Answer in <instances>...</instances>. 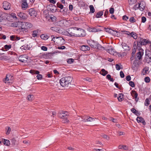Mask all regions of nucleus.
Returning a JSON list of instances; mask_svg holds the SVG:
<instances>
[{"instance_id":"412c9836","label":"nucleus","mask_w":151,"mask_h":151,"mask_svg":"<svg viewBox=\"0 0 151 151\" xmlns=\"http://www.w3.org/2000/svg\"><path fill=\"white\" fill-rule=\"evenodd\" d=\"M80 49L81 50L85 51L89 50H90V47L88 46L83 45L81 47Z\"/></svg>"},{"instance_id":"2f4dec72","label":"nucleus","mask_w":151,"mask_h":151,"mask_svg":"<svg viewBox=\"0 0 151 151\" xmlns=\"http://www.w3.org/2000/svg\"><path fill=\"white\" fill-rule=\"evenodd\" d=\"M131 95L133 97L137 98L138 96V94L137 92L134 90H132L131 91Z\"/></svg>"},{"instance_id":"4be33fe9","label":"nucleus","mask_w":151,"mask_h":151,"mask_svg":"<svg viewBox=\"0 0 151 151\" xmlns=\"http://www.w3.org/2000/svg\"><path fill=\"white\" fill-rule=\"evenodd\" d=\"M50 29L52 30L58 32L60 33V27L56 26L51 27L50 28Z\"/></svg>"},{"instance_id":"864d4df0","label":"nucleus","mask_w":151,"mask_h":151,"mask_svg":"<svg viewBox=\"0 0 151 151\" xmlns=\"http://www.w3.org/2000/svg\"><path fill=\"white\" fill-rule=\"evenodd\" d=\"M120 54V57H123L126 55V52H121L120 54L119 52L117 53V54Z\"/></svg>"},{"instance_id":"ea45409f","label":"nucleus","mask_w":151,"mask_h":151,"mask_svg":"<svg viewBox=\"0 0 151 151\" xmlns=\"http://www.w3.org/2000/svg\"><path fill=\"white\" fill-rule=\"evenodd\" d=\"M137 1V0H128L129 4L130 5L135 4Z\"/></svg>"},{"instance_id":"2eb2a0df","label":"nucleus","mask_w":151,"mask_h":151,"mask_svg":"<svg viewBox=\"0 0 151 151\" xmlns=\"http://www.w3.org/2000/svg\"><path fill=\"white\" fill-rule=\"evenodd\" d=\"M17 15L21 19L23 20L26 19L27 17V16L26 14L22 12L17 13Z\"/></svg>"},{"instance_id":"69168bd1","label":"nucleus","mask_w":151,"mask_h":151,"mask_svg":"<svg viewBox=\"0 0 151 151\" xmlns=\"http://www.w3.org/2000/svg\"><path fill=\"white\" fill-rule=\"evenodd\" d=\"M148 70L147 69H146L145 68L143 69V71H142V73L143 75H144L146 74L147 73V71H148Z\"/></svg>"},{"instance_id":"de8ad7c7","label":"nucleus","mask_w":151,"mask_h":151,"mask_svg":"<svg viewBox=\"0 0 151 151\" xmlns=\"http://www.w3.org/2000/svg\"><path fill=\"white\" fill-rule=\"evenodd\" d=\"M63 10L62 11H60V12H62L64 14H65L67 13L68 9L65 7H63Z\"/></svg>"},{"instance_id":"a211bd4d","label":"nucleus","mask_w":151,"mask_h":151,"mask_svg":"<svg viewBox=\"0 0 151 151\" xmlns=\"http://www.w3.org/2000/svg\"><path fill=\"white\" fill-rule=\"evenodd\" d=\"M12 76L10 74H7L6 76V78L3 79V81L5 83H6V81L11 80L12 79Z\"/></svg>"},{"instance_id":"e2e57ef3","label":"nucleus","mask_w":151,"mask_h":151,"mask_svg":"<svg viewBox=\"0 0 151 151\" xmlns=\"http://www.w3.org/2000/svg\"><path fill=\"white\" fill-rule=\"evenodd\" d=\"M20 49L22 51L23 50H27V48L26 47V46L25 45L22 46V47H20Z\"/></svg>"},{"instance_id":"a18cd8bd","label":"nucleus","mask_w":151,"mask_h":151,"mask_svg":"<svg viewBox=\"0 0 151 151\" xmlns=\"http://www.w3.org/2000/svg\"><path fill=\"white\" fill-rule=\"evenodd\" d=\"M57 6L58 7L62 9L63 8V6L59 2H58L57 4Z\"/></svg>"},{"instance_id":"3c124183","label":"nucleus","mask_w":151,"mask_h":151,"mask_svg":"<svg viewBox=\"0 0 151 151\" xmlns=\"http://www.w3.org/2000/svg\"><path fill=\"white\" fill-rule=\"evenodd\" d=\"M68 33L69 35V36L70 37H76V35H77V34H75L74 33H73L72 32H68Z\"/></svg>"},{"instance_id":"39448f33","label":"nucleus","mask_w":151,"mask_h":151,"mask_svg":"<svg viewBox=\"0 0 151 151\" xmlns=\"http://www.w3.org/2000/svg\"><path fill=\"white\" fill-rule=\"evenodd\" d=\"M58 24L60 26L63 27H68L69 25V21L64 19L62 20L59 21Z\"/></svg>"},{"instance_id":"4c0bfd02","label":"nucleus","mask_w":151,"mask_h":151,"mask_svg":"<svg viewBox=\"0 0 151 151\" xmlns=\"http://www.w3.org/2000/svg\"><path fill=\"white\" fill-rule=\"evenodd\" d=\"M119 95V96L118 97L117 99L119 101H122L123 100L122 99L123 98L124 94L123 93H120Z\"/></svg>"},{"instance_id":"c03bdc74","label":"nucleus","mask_w":151,"mask_h":151,"mask_svg":"<svg viewBox=\"0 0 151 151\" xmlns=\"http://www.w3.org/2000/svg\"><path fill=\"white\" fill-rule=\"evenodd\" d=\"M6 134L7 135L9 134L11 130V129L9 127H7L6 128Z\"/></svg>"},{"instance_id":"dca6fc26","label":"nucleus","mask_w":151,"mask_h":151,"mask_svg":"<svg viewBox=\"0 0 151 151\" xmlns=\"http://www.w3.org/2000/svg\"><path fill=\"white\" fill-rule=\"evenodd\" d=\"M138 123H142L143 125L146 124V122L144 119L141 116H138L136 119Z\"/></svg>"},{"instance_id":"f3484780","label":"nucleus","mask_w":151,"mask_h":151,"mask_svg":"<svg viewBox=\"0 0 151 151\" xmlns=\"http://www.w3.org/2000/svg\"><path fill=\"white\" fill-rule=\"evenodd\" d=\"M144 52L139 51L137 52L136 55L135 57H137V58L139 60H140L142 58V57L143 55Z\"/></svg>"},{"instance_id":"6e6552de","label":"nucleus","mask_w":151,"mask_h":151,"mask_svg":"<svg viewBox=\"0 0 151 151\" xmlns=\"http://www.w3.org/2000/svg\"><path fill=\"white\" fill-rule=\"evenodd\" d=\"M56 43L59 45H62L65 43L64 39L62 37H56Z\"/></svg>"},{"instance_id":"603ef678","label":"nucleus","mask_w":151,"mask_h":151,"mask_svg":"<svg viewBox=\"0 0 151 151\" xmlns=\"http://www.w3.org/2000/svg\"><path fill=\"white\" fill-rule=\"evenodd\" d=\"M101 136L103 137V138L106 139L107 140H108L109 139V137H108V136L106 134H102L101 135Z\"/></svg>"},{"instance_id":"4d7b16f0","label":"nucleus","mask_w":151,"mask_h":151,"mask_svg":"<svg viewBox=\"0 0 151 151\" xmlns=\"http://www.w3.org/2000/svg\"><path fill=\"white\" fill-rule=\"evenodd\" d=\"M149 100L147 98L145 100V106H147L150 103H149Z\"/></svg>"},{"instance_id":"6ab92c4d","label":"nucleus","mask_w":151,"mask_h":151,"mask_svg":"<svg viewBox=\"0 0 151 151\" xmlns=\"http://www.w3.org/2000/svg\"><path fill=\"white\" fill-rule=\"evenodd\" d=\"M104 29H105V31L106 32H108L110 34H114V33H113L112 32H116V33H114V35H118V32H117V31H115V30H113L112 29H109V28H106L105 27H104Z\"/></svg>"},{"instance_id":"774afa93","label":"nucleus","mask_w":151,"mask_h":151,"mask_svg":"<svg viewBox=\"0 0 151 151\" xmlns=\"http://www.w3.org/2000/svg\"><path fill=\"white\" fill-rule=\"evenodd\" d=\"M41 49L44 51H47V47L45 46H42L41 47Z\"/></svg>"},{"instance_id":"0eeeda50","label":"nucleus","mask_w":151,"mask_h":151,"mask_svg":"<svg viewBox=\"0 0 151 151\" xmlns=\"http://www.w3.org/2000/svg\"><path fill=\"white\" fill-rule=\"evenodd\" d=\"M87 42L88 44L92 48H95L96 47V46H97V44H98V42H95L94 40H87Z\"/></svg>"},{"instance_id":"680f3d73","label":"nucleus","mask_w":151,"mask_h":151,"mask_svg":"<svg viewBox=\"0 0 151 151\" xmlns=\"http://www.w3.org/2000/svg\"><path fill=\"white\" fill-rule=\"evenodd\" d=\"M11 142H12V145H15L16 143V140L14 138H12L11 140Z\"/></svg>"},{"instance_id":"20e7f679","label":"nucleus","mask_w":151,"mask_h":151,"mask_svg":"<svg viewBox=\"0 0 151 151\" xmlns=\"http://www.w3.org/2000/svg\"><path fill=\"white\" fill-rule=\"evenodd\" d=\"M137 40L139 43H140L141 45H145L148 43H151V42L139 37L138 38Z\"/></svg>"},{"instance_id":"473e14b6","label":"nucleus","mask_w":151,"mask_h":151,"mask_svg":"<svg viewBox=\"0 0 151 151\" xmlns=\"http://www.w3.org/2000/svg\"><path fill=\"white\" fill-rule=\"evenodd\" d=\"M56 6L54 5L52 7L50 8V10L52 12L54 13L56 12L57 9H56Z\"/></svg>"},{"instance_id":"c756f323","label":"nucleus","mask_w":151,"mask_h":151,"mask_svg":"<svg viewBox=\"0 0 151 151\" xmlns=\"http://www.w3.org/2000/svg\"><path fill=\"white\" fill-rule=\"evenodd\" d=\"M90 30V31L91 32H97L101 31H102V29H96L95 28L93 27L91 28Z\"/></svg>"},{"instance_id":"ddd939ff","label":"nucleus","mask_w":151,"mask_h":151,"mask_svg":"<svg viewBox=\"0 0 151 151\" xmlns=\"http://www.w3.org/2000/svg\"><path fill=\"white\" fill-rule=\"evenodd\" d=\"M29 14L31 16L36 17L37 15V12L34 8L30 9L29 10Z\"/></svg>"},{"instance_id":"393cba45","label":"nucleus","mask_w":151,"mask_h":151,"mask_svg":"<svg viewBox=\"0 0 151 151\" xmlns=\"http://www.w3.org/2000/svg\"><path fill=\"white\" fill-rule=\"evenodd\" d=\"M24 55L20 56L18 58L19 61L22 63H25L27 61L26 60H25L27 59L24 57Z\"/></svg>"},{"instance_id":"72a5a7b5","label":"nucleus","mask_w":151,"mask_h":151,"mask_svg":"<svg viewBox=\"0 0 151 151\" xmlns=\"http://www.w3.org/2000/svg\"><path fill=\"white\" fill-rule=\"evenodd\" d=\"M89 7L90 10V12L89 13L90 14V13H94L95 11V9L93 6V5H90L89 6Z\"/></svg>"},{"instance_id":"f704fd0d","label":"nucleus","mask_w":151,"mask_h":151,"mask_svg":"<svg viewBox=\"0 0 151 151\" xmlns=\"http://www.w3.org/2000/svg\"><path fill=\"white\" fill-rule=\"evenodd\" d=\"M97 46H96V47L97 49L100 50H105V48L104 47L102 46L101 45L99 44L98 43V44H97Z\"/></svg>"},{"instance_id":"338daca9","label":"nucleus","mask_w":151,"mask_h":151,"mask_svg":"<svg viewBox=\"0 0 151 151\" xmlns=\"http://www.w3.org/2000/svg\"><path fill=\"white\" fill-rule=\"evenodd\" d=\"M109 12L111 14H113L114 12V9L113 8H111L109 9Z\"/></svg>"},{"instance_id":"1a4fd4ad","label":"nucleus","mask_w":151,"mask_h":151,"mask_svg":"<svg viewBox=\"0 0 151 151\" xmlns=\"http://www.w3.org/2000/svg\"><path fill=\"white\" fill-rule=\"evenodd\" d=\"M68 116V112L67 111H62L58 115L59 117L62 119H67Z\"/></svg>"},{"instance_id":"0e129e2a","label":"nucleus","mask_w":151,"mask_h":151,"mask_svg":"<svg viewBox=\"0 0 151 151\" xmlns=\"http://www.w3.org/2000/svg\"><path fill=\"white\" fill-rule=\"evenodd\" d=\"M141 19H142L141 22H142V23H145L146 20V18L145 17H142Z\"/></svg>"},{"instance_id":"bf43d9fd","label":"nucleus","mask_w":151,"mask_h":151,"mask_svg":"<svg viewBox=\"0 0 151 151\" xmlns=\"http://www.w3.org/2000/svg\"><path fill=\"white\" fill-rule=\"evenodd\" d=\"M74 61V60L73 59L70 58L68 60H67V62L68 63L71 64L73 63Z\"/></svg>"},{"instance_id":"a19ab883","label":"nucleus","mask_w":151,"mask_h":151,"mask_svg":"<svg viewBox=\"0 0 151 151\" xmlns=\"http://www.w3.org/2000/svg\"><path fill=\"white\" fill-rule=\"evenodd\" d=\"M88 116H84L81 117V121L84 122H87V119L88 118Z\"/></svg>"},{"instance_id":"37998d69","label":"nucleus","mask_w":151,"mask_h":151,"mask_svg":"<svg viewBox=\"0 0 151 151\" xmlns=\"http://www.w3.org/2000/svg\"><path fill=\"white\" fill-rule=\"evenodd\" d=\"M137 49V47H136V46L134 47V48H133L132 53V57H134V54L135 53Z\"/></svg>"},{"instance_id":"9b49d317","label":"nucleus","mask_w":151,"mask_h":151,"mask_svg":"<svg viewBox=\"0 0 151 151\" xmlns=\"http://www.w3.org/2000/svg\"><path fill=\"white\" fill-rule=\"evenodd\" d=\"M3 7L5 10H8L10 8L11 4L9 3L6 1H4L3 2Z\"/></svg>"},{"instance_id":"e433bc0d","label":"nucleus","mask_w":151,"mask_h":151,"mask_svg":"<svg viewBox=\"0 0 151 151\" xmlns=\"http://www.w3.org/2000/svg\"><path fill=\"white\" fill-rule=\"evenodd\" d=\"M86 3L83 1H80L78 4L79 6L80 7H84Z\"/></svg>"},{"instance_id":"8fccbe9b","label":"nucleus","mask_w":151,"mask_h":151,"mask_svg":"<svg viewBox=\"0 0 151 151\" xmlns=\"http://www.w3.org/2000/svg\"><path fill=\"white\" fill-rule=\"evenodd\" d=\"M4 48L7 50H9V49H10L12 47V45H6L4 46Z\"/></svg>"},{"instance_id":"09e8293b","label":"nucleus","mask_w":151,"mask_h":151,"mask_svg":"<svg viewBox=\"0 0 151 151\" xmlns=\"http://www.w3.org/2000/svg\"><path fill=\"white\" fill-rule=\"evenodd\" d=\"M96 118H93L90 117L88 116V118L87 119V121L92 122L95 120Z\"/></svg>"},{"instance_id":"c9c22d12","label":"nucleus","mask_w":151,"mask_h":151,"mask_svg":"<svg viewBox=\"0 0 151 151\" xmlns=\"http://www.w3.org/2000/svg\"><path fill=\"white\" fill-rule=\"evenodd\" d=\"M38 30H35L32 31V36L33 37H37Z\"/></svg>"},{"instance_id":"052dcab7","label":"nucleus","mask_w":151,"mask_h":151,"mask_svg":"<svg viewBox=\"0 0 151 151\" xmlns=\"http://www.w3.org/2000/svg\"><path fill=\"white\" fill-rule=\"evenodd\" d=\"M14 19H17V17H16V14L14 13H12L10 15Z\"/></svg>"},{"instance_id":"5fc2aeb1","label":"nucleus","mask_w":151,"mask_h":151,"mask_svg":"<svg viewBox=\"0 0 151 151\" xmlns=\"http://www.w3.org/2000/svg\"><path fill=\"white\" fill-rule=\"evenodd\" d=\"M129 86L132 87H135V84L133 81H130L129 82Z\"/></svg>"},{"instance_id":"13d9d810","label":"nucleus","mask_w":151,"mask_h":151,"mask_svg":"<svg viewBox=\"0 0 151 151\" xmlns=\"http://www.w3.org/2000/svg\"><path fill=\"white\" fill-rule=\"evenodd\" d=\"M145 81L146 83H149L150 81V79L148 77H146L145 78Z\"/></svg>"},{"instance_id":"49530a36","label":"nucleus","mask_w":151,"mask_h":151,"mask_svg":"<svg viewBox=\"0 0 151 151\" xmlns=\"http://www.w3.org/2000/svg\"><path fill=\"white\" fill-rule=\"evenodd\" d=\"M110 48L111 49H108V50L107 52H109V53L111 54H114V53L112 52L113 51H113L114 48H113L112 46H110Z\"/></svg>"},{"instance_id":"bb28decb","label":"nucleus","mask_w":151,"mask_h":151,"mask_svg":"<svg viewBox=\"0 0 151 151\" xmlns=\"http://www.w3.org/2000/svg\"><path fill=\"white\" fill-rule=\"evenodd\" d=\"M40 37L42 39L44 40H46L49 38V36H48V35L45 34H43L40 35Z\"/></svg>"},{"instance_id":"79ce46f5","label":"nucleus","mask_w":151,"mask_h":151,"mask_svg":"<svg viewBox=\"0 0 151 151\" xmlns=\"http://www.w3.org/2000/svg\"><path fill=\"white\" fill-rule=\"evenodd\" d=\"M34 96L32 94L29 95L28 96L27 99L29 101H31L33 99Z\"/></svg>"},{"instance_id":"58836bf2","label":"nucleus","mask_w":151,"mask_h":151,"mask_svg":"<svg viewBox=\"0 0 151 151\" xmlns=\"http://www.w3.org/2000/svg\"><path fill=\"white\" fill-rule=\"evenodd\" d=\"M4 145L7 146H9V141L8 140L4 139V140L2 141Z\"/></svg>"},{"instance_id":"6e6d98bb","label":"nucleus","mask_w":151,"mask_h":151,"mask_svg":"<svg viewBox=\"0 0 151 151\" xmlns=\"http://www.w3.org/2000/svg\"><path fill=\"white\" fill-rule=\"evenodd\" d=\"M129 21L131 23H134L136 21L134 17H131L129 19Z\"/></svg>"},{"instance_id":"5701e85b","label":"nucleus","mask_w":151,"mask_h":151,"mask_svg":"<svg viewBox=\"0 0 151 151\" xmlns=\"http://www.w3.org/2000/svg\"><path fill=\"white\" fill-rule=\"evenodd\" d=\"M21 21L16 22L12 24V26L14 27H21Z\"/></svg>"},{"instance_id":"423d86ee","label":"nucleus","mask_w":151,"mask_h":151,"mask_svg":"<svg viewBox=\"0 0 151 151\" xmlns=\"http://www.w3.org/2000/svg\"><path fill=\"white\" fill-rule=\"evenodd\" d=\"M30 73L32 74H37L38 75L36 76L37 79L39 80H41L42 78V75L39 74L40 72L38 70H30Z\"/></svg>"},{"instance_id":"9d476101","label":"nucleus","mask_w":151,"mask_h":151,"mask_svg":"<svg viewBox=\"0 0 151 151\" xmlns=\"http://www.w3.org/2000/svg\"><path fill=\"white\" fill-rule=\"evenodd\" d=\"M27 1V0H21V7L22 9L25 10L28 7Z\"/></svg>"},{"instance_id":"a878e982","label":"nucleus","mask_w":151,"mask_h":151,"mask_svg":"<svg viewBox=\"0 0 151 151\" xmlns=\"http://www.w3.org/2000/svg\"><path fill=\"white\" fill-rule=\"evenodd\" d=\"M137 49L138 50H139V51H142V52H144L143 50L141 48V46L142 45H140V43H139L138 42V41L137 40Z\"/></svg>"},{"instance_id":"7c9ffc66","label":"nucleus","mask_w":151,"mask_h":151,"mask_svg":"<svg viewBox=\"0 0 151 151\" xmlns=\"http://www.w3.org/2000/svg\"><path fill=\"white\" fill-rule=\"evenodd\" d=\"M119 148L120 149H124V150H127L128 149V147L127 146L124 145H119Z\"/></svg>"},{"instance_id":"cd10ccee","label":"nucleus","mask_w":151,"mask_h":151,"mask_svg":"<svg viewBox=\"0 0 151 151\" xmlns=\"http://www.w3.org/2000/svg\"><path fill=\"white\" fill-rule=\"evenodd\" d=\"M104 12L103 11H100L98 12L95 15V17L96 18H99L101 17L103 14Z\"/></svg>"},{"instance_id":"f257e3e1","label":"nucleus","mask_w":151,"mask_h":151,"mask_svg":"<svg viewBox=\"0 0 151 151\" xmlns=\"http://www.w3.org/2000/svg\"><path fill=\"white\" fill-rule=\"evenodd\" d=\"M72 78L70 76L63 77L60 80V84L62 87H68L71 85Z\"/></svg>"},{"instance_id":"7ed1b4c3","label":"nucleus","mask_w":151,"mask_h":151,"mask_svg":"<svg viewBox=\"0 0 151 151\" xmlns=\"http://www.w3.org/2000/svg\"><path fill=\"white\" fill-rule=\"evenodd\" d=\"M74 29H76L78 31L77 32L76 37H83L86 35L85 30L83 29L76 27H73Z\"/></svg>"},{"instance_id":"4468645a","label":"nucleus","mask_w":151,"mask_h":151,"mask_svg":"<svg viewBox=\"0 0 151 151\" xmlns=\"http://www.w3.org/2000/svg\"><path fill=\"white\" fill-rule=\"evenodd\" d=\"M57 53V52L56 51L51 52H49L46 54H44L43 55V56H44V57H45L46 58H51L53 55Z\"/></svg>"},{"instance_id":"aec40b11","label":"nucleus","mask_w":151,"mask_h":151,"mask_svg":"<svg viewBox=\"0 0 151 151\" xmlns=\"http://www.w3.org/2000/svg\"><path fill=\"white\" fill-rule=\"evenodd\" d=\"M122 47L125 51H127L130 50V48L129 46L126 43H122Z\"/></svg>"},{"instance_id":"c85d7f7f","label":"nucleus","mask_w":151,"mask_h":151,"mask_svg":"<svg viewBox=\"0 0 151 151\" xmlns=\"http://www.w3.org/2000/svg\"><path fill=\"white\" fill-rule=\"evenodd\" d=\"M100 73L101 75L104 76L108 74V72L104 69H102L100 71Z\"/></svg>"},{"instance_id":"b1692460","label":"nucleus","mask_w":151,"mask_h":151,"mask_svg":"<svg viewBox=\"0 0 151 151\" xmlns=\"http://www.w3.org/2000/svg\"><path fill=\"white\" fill-rule=\"evenodd\" d=\"M124 32H126L129 33L130 34H131V36L132 37H133L134 39H136L137 38V34H136V33L134 32H132L131 33H130L128 31H124Z\"/></svg>"},{"instance_id":"f8f14e48","label":"nucleus","mask_w":151,"mask_h":151,"mask_svg":"<svg viewBox=\"0 0 151 151\" xmlns=\"http://www.w3.org/2000/svg\"><path fill=\"white\" fill-rule=\"evenodd\" d=\"M134 59L135 60L134 61L133 63V65L132 66V69L133 70H135V68L138 67L139 65V61L137 58V57H135Z\"/></svg>"},{"instance_id":"f03ea898","label":"nucleus","mask_w":151,"mask_h":151,"mask_svg":"<svg viewBox=\"0 0 151 151\" xmlns=\"http://www.w3.org/2000/svg\"><path fill=\"white\" fill-rule=\"evenodd\" d=\"M21 28L19 30H21V32H22L24 33H27L28 32V29L31 28L33 25L30 22H21Z\"/></svg>"}]
</instances>
